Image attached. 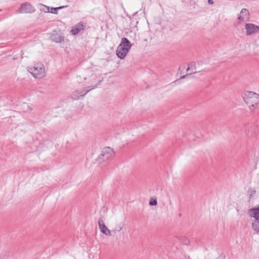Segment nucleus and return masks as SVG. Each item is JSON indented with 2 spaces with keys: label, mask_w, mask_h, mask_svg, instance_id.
<instances>
[{
  "label": "nucleus",
  "mask_w": 259,
  "mask_h": 259,
  "mask_svg": "<svg viewBox=\"0 0 259 259\" xmlns=\"http://www.w3.org/2000/svg\"><path fill=\"white\" fill-rule=\"evenodd\" d=\"M187 71H190L191 73H195L196 71V64L194 62H191L188 64V68L187 69Z\"/></svg>",
  "instance_id": "12"
},
{
  "label": "nucleus",
  "mask_w": 259,
  "mask_h": 259,
  "mask_svg": "<svg viewBox=\"0 0 259 259\" xmlns=\"http://www.w3.org/2000/svg\"><path fill=\"white\" fill-rule=\"evenodd\" d=\"M114 155V151L110 147L104 148L99 156L98 160L99 162L103 161H107L111 159Z\"/></svg>",
  "instance_id": "4"
},
{
  "label": "nucleus",
  "mask_w": 259,
  "mask_h": 259,
  "mask_svg": "<svg viewBox=\"0 0 259 259\" xmlns=\"http://www.w3.org/2000/svg\"><path fill=\"white\" fill-rule=\"evenodd\" d=\"M35 11L34 7L29 3L26 2L21 5L20 7L16 11L17 13H33Z\"/></svg>",
  "instance_id": "6"
},
{
  "label": "nucleus",
  "mask_w": 259,
  "mask_h": 259,
  "mask_svg": "<svg viewBox=\"0 0 259 259\" xmlns=\"http://www.w3.org/2000/svg\"><path fill=\"white\" fill-rule=\"evenodd\" d=\"M252 226L254 230L258 233L259 232V219L255 220L252 223Z\"/></svg>",
  "instance_id": "13"
},
{
  "label": "nucleus",
  "mask_w": 259,
  "mask_h": 259,
  "mask_svg": "<svg viewBox=\"0 0 259 259\" xmlns=\"http://www.w3.org/2000/svg\"><path fill=\"white\" fill-rule=\"evenodd\" d=\"M241 13L244 15L247 18H248L249 13L248 11L246 9H245V8L242 9L241 11Z\"/></svg>",
  "instance_id": "17"
},
{
  "label": "nucleus",
  "mask_w": 259,
  "mask_h": 259,
  "mask_svg": "<svg viewBox=\"0 0 259 259\" xmlns=\"http://www.w3.org/2000/svg\"><path fill=\"white\" fill-rule=\"evenodd\" d=\"M67 6H60L57 8H51V10L50 11L49 13H52L53 14H57L58 10L62 9L64 8H66Z\"/></svg>",
  "instance_id": "14"
},
{
  "label": "nucleus",
  "mask_w": 259,
  "mask_h": 259,
  "mask_svg": "<svg viewBox=\"0 0 259 259\" xmlns=\"http://www.w3.org/2000/svg\"><path fill=\"white\" fill-rule=\"evenodd\" d=\"M248 192L250 193L251 195H252V194L255 193V191L253 190L250 189L248 190Z\"/></svg>",
  "instance_id": "20"
},
{
  "label": "nucleus",
  "mask_w": 259,
  "mask_h": 259,
  "mask_svg": "<svg viewBox=\"0 0 259 259\" xmlns=\"http://www.w3.org/2000/svg\"><path fill=\"white\" fill-rule=\"evenodd\" d=\"M181 242L184 244L187 245L190 243L189 240L185 237H181Z\"/></svg>",
  "instance_id": "16"
},
{
  "label": "nucleus",
  "mask_w": 259,
  "mask_h": 259,
  "mask_svg": "<svg viewBox=\"0 0 259 259\" xmlns=\"http://www.w3.org/2000/svg\"><path fill=\"white\" fill-rule=\"evenodd\" d=\"M97 85L93 86L92 88L89 87H87L83 89L77 90L72 93L71 98L74 100H77L79 99L80 97L84 96L91 90L96 88Z\"/></svg>",
  "instance_id": "5"
},
{
  "label": "nucleus",
  "mask_w": 259,
  "mask_h": 259,
  "mask_svg": "<svg viewBox=\"0 0 259 259\" xmlns=\"http://www.w3.org/2000/svg\"><path fill=\"white\" fill-rule=\"evenodd\" d=\"M132 47L130 41L125 37L121 39L120 44L118 46L116 53L118 58L123 59Z\"/></svg>",
  "instance_id": "2"
},
{
  "label": "nucleus",
  "mask_w": 259,
  "mask_h": 259,
  "mask_svg": "<svg viewBox=\"0 0 259 259\" xmlns=\"http://www.w3.org/2000/svg\"><path fill=\"white\" fill-rule=\"evenodd\" d=\"M188 76H189V74H187V75H183V76H182L181 77V78H185V77H188Z\"/></svg>",
  "instance_id": "24"
},
{
  "label": "nucleus",
  "mask_w": 259,
  "mask_h": 259,
  "mask_svg": "<svg viewBox=\"0 0 259 259\" xmlns=\"http://www.w3.org/2000/svg\"><path fill=\"white\" fill-rule=\"evenodd\" d=\"M50 39L57 43H60L64 41V37L61 35L56 31L52 32L50 36Z\"/></svg>",
  "instance_id": "10"
},
{
  "label": "nucleus",
  "mask_w": 259,
  "mask_h": 259,
  "mask_svg": "<svg viewBox=\"0 0 259 259\" xmlns=\"http://www.w3.org/2000/svg\"><path fill=\"white\" fill-rule=\"evenodd\" d=\"M122 229V226H121V225H118V226H117L115 228V230H113V231L114 232H116V231H120Z\"/></svg>",
  "instance_id": "18"
},
{
  "label": "nucleus",
  "mask_w": 259,
  "mask_h": 259,
  "mask_svg": "<svg viewBox=\"0 0 259 259\" xmlns=\"http://www.w3.org/2000/svg\"><path fill=\"white\" fill-rule=\"evenodd\" d=\"M238 19L241 21H243L244 20V17L241 16H239Z\"/></svg>",
  "instance_id": "21"
},
{
  "label": "nucleus",
  "mask_w": 259,
  "mask_h": 259,
  "mask_svg": "<svg viewBox=\"0 0 259 259\" xmlns=\"http://www.w3.org/2000/svg\"><path fill=\"white\" fill-rule=\"evenodd\" d=\"M157 202L156 199H154L152 201L151 200L149 202V204L152 206L156 205H157Z\"/></svg>",
  "instance_id": "19"
},
{
  "label": "nucleus",
  "mask_w": 259,
  "mask_h": 259,
  "mask_svg": "<svg viewBox=\"0 0 259 259\" xmlns=\"http://www.w3.org/2000/svg\"><path fill=\"white\" fill-rule=\"evenodd\" d=\"M86 25L82 22H80L72 27L71 33L72 35L77 34L80 31L84 29Z\"/></svg>",
  "instance_id": "9"
},
{
  "label": "nucleus",
  "mask_w": 259,
  "mask_h": 259,
  "mask_svg": "<svg viewBox=\"0 0 259 259\" xmlns=\"http://www.w3.org/2000/svg\"><path fill=\"white\" fill-rule=\"evenodd\" d=\"M224 255H221L217 259H224Z\"/></svg>",
  "instance_id": "23"
},
{
  "label": "nucleus",
  "mask_w": 259,
  "mask_h": 259,
  "mask_svg": "<svg viewBox=\"0 0 259 259\" xmlns=\"http://www.w3.org/2000/svg\"><path fill=\"white\" fill-rule=\"evenodd\" d=\"M98 224L99 225V228L101 231V232L107 235V236H111V231L109 230L108 228L105 225L104 221L102 218H99L98 221Z\"/></svg>",
  "instance_id": "8"
},
{
  "label": "nucleus",
  "mask_w": 259,
  "mask_h": 259,
  "mask_svg": "<svg viewBox=\"0 0 259 259\" xmlns=\"http://www.w3.org/2000/svg\"><path fill=\"white\" fill-rule=\"evenodd\" d=\"M39 6H40V10L41 11H43L45 13H49L50 12V7L45 6L43 4H39Z\"/></svg>",
  "instance_id": "15"
},
{
  "label": "nucleus",
  "mask_w": 259,
  "mask_h": 259,
  "mask_svg": "<svg viewBox=\"0 0 259 259\" xmlns=\"http://www.w3.org/2000/svg\"><path fill=\"white\" fill-rule=\"evenodd\" d=\"M248 214L250 217L254 218L255 220L259 219V207L249 209Z\"/></svg>",
  "instance_id": "11"
},
{
  "label": "nucleus",
  "mask_w": 259,
  "mask_h": 259,
  "mask_svg": "<svg viewBox=\"0 0 259 259\" xmlns=\"http://www.w3.org/2000/svg\"><path fill=\"white\" fill-rule=\"evenodd\" d=\"M247 35L259 33V26L252 23H246L245 26Z\"/></svg>",
  "instance_id": "7"
},
{
  "label": "nucleus",
  "mask_w": 259,
  "mask_h": 259,
  "mask_svg": "<svg viewBox=\"0 0 259 259\" xmlns=\"http://www.w3.org/2000/svg\"><path fill=\"white\" fill-rule=\"evenodd\" d=\"M244 102L250 110L253 111L259 104V95L252 92H246L243 94Z\"/></svg>",
  "instance_id": "1"
},
{
  "label": "nucleus",
  "mask_w": 259,
  "mask_h": 259,
  "mask_svg": "<svg viewBox=\"0 0 259 259\" xmlns=\"http://www.w3.org/2000/svg\"><path fill=\"white\" fill-rule=\"evenodd\" d=\"M207 2L209 5H212L214 4V2L212 0H208Z\"/></svg>",
  "instance_id": "22"
},
{
  "label": "nucleus",
  "mask_w": 259,
  "mask_h": 259,
  "mask_svg": "<svg viewBox=\"0 0 259 259\" xmlns=\"http://www.w3.org/2000/svg\"><path fill=\"white\" fill-rule=\"evenodd\" d=\"M28 71L36 78H41L45 75V68L43 64L38 63L34 66L29 67Z\"/></svg>",
  "instance_id": "3"
}]
</instances>
